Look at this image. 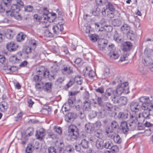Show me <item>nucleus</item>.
Returning <instances> with one entry per match:
<instances>
[{
    "instance_id": "obj_12",
    "label": "nucleus",
    "mask_w": 153,
    "mask_h": 153,
    "mask_svg": "<svg viewBox=\"0 0 153 153\" xmlns=\"http://www.w3.org/2000/svg\"><path fill=\"white\" fill-rule=\"evenodd\" d=\"M111 130L110 129V128H108V130H107L106 131L107 134H109V133H112L113 131H116L119 128V126L117 123L115 121H113L111 123Z\"/></svg>"
},
{
    "instance_id": "obj_60",
    "label": "nucleus",
    "mask_w": 153,
    "mask_h": 153,
    "mask_svg": "<svg viewBox=\"0 0 153 153\" xmlns=\"http://www.w3.org/2000/svg\"><path fill=\"white\" fill-rule=\"evenodd\" d=\"M82 62V59L81 58H78L76 59L74 61V62L78 66H80L82 65L81 62Z\"/></svg>"
},
{
    "instance_id": "obj_33",
    "label": "nucleus",
    "mask_w": 153,
    "mask_h": 153,
    "mask_svg": "<svg viewBox=\"0 0 153 153\" xmlns=\"http://www.w3.org/2000/svg\"><path fill=\"white\" fill-rule=\"evenodd\" d=\"M103 143L104 141L102 140H97L96 143V146L99 149H103Z\"/></svg>"
},
{
    "instance_id": "obj_4",
    "label": "nucleus",
    "mask_w": 153,
    "mask_h": 153,
    "mask_svg": "<svg viewBox=\"0 0 153 153\" xmlns=\"http://www.w3.org/2000/svg\"><path fill=\"white\" fill-rule=\"evenodd\" d=\"M68 139L72 140L78 139L79 136V130L77 128L75 125H71L68 129Z\"/></svg>"
},
{
    "instance_id": "obj_3",
    "label": "nucleus",
    "mask_w": 153,
    "mask_h": 153,
    "mask_svg": "<svg viewBox=\"0 0 153 153\" xmlns=\"http://www.w3.org/2000/svg\"><path fill=\"white\" fill-rule=\"evenodd\" d=\"M137 123L133 120L128 123L126 121L122 122L120 124V129L123 133L127 134L128 131H134L137 126Z\"/></svg>"
},
{
    "instance_id": "obj_11",
    "label": "nucleus",
    "mask_w": 153,
    "mask_h": 153,
    "mask_svg": "<svg viewBox=\"0 0 153 153\" xmlns=\"http://www.w3.org/2000/svg\"><path fill=\"white\" fill-rule=\"evenodd\" d=\"M46 73L48 74L47 76L49 75V73L45 71V67L39 65V80H41L42 78H44L46 77Z\"/></svg>"
},
{
    "instance_id": "obj_19",
    "label": "nucleus",
    "mask_w": 153,
    "mask_h": 153,
    "mask_svg": "<svg viewBox=\"0 0 153 153\" xmlns=\"http://www.w3.org/2000/svg\"><path fill=\"white\" fill-rule=\"evenodd\" d=\"M6 47L7 49L10 52L14 51L16 50V46L13 42L8 43Z\"/></svg>"
},
{
    "instance_id": "obj_42",
    "label": "nucleus",
    "mask_w": 153,
    "mask_h": 153,
    "mask_svg": "<svg viewBox=\"0 0 153 153\" xmlns=\"http://www.w3.org/2000/svg\"><path fill=\"white\" fill-rule=\"evenodd\" d=\"M34 130L32 128H29L27 129L26 131L25 135L26 137L27 135L30 136L33 135V133Z\"/></svg>"
},
{
    "instance_id": "obj_53",
    "label": "nucleus",
    "mask_w": 153,
    "mask_h": 153,
    "mask_svg": "<svg viewBox=\"0 0 153 153\" xmlns=\"http://www.w3.org/2000/svg\"><path fill=\"white\" fill-rule=\"evenodd\" d=\"M33 81L36 83V88L37 89H38V75H36L34 76L33 79Z\"/></svg>"
},
{
    "instance_id": "obj_6",
    "label": "nucleus",
    "mask_w": 153,
    "mask_h": 153,
    "mask_svg": "<svg viewBox=\"0 0 153 153\" xmlns=\"http://www.w3.org/2000/svg\"><path fill=\"white\" fill-rule=\"evenodd\" d=\"M128 85V84L127 82H124L119 84L115 90V94L120 95L122 93H128L129 91Z\"/></svg>"
},
{
    "instance_id": "obj_25",
    "label": "nucleus",
    "mask_w": 153,
    "mask_h": 153,
    "mask_svg": "<svg viewBox=\"0 0 153 153\" xmlns=\"http://www.w3.org/2000/svg\"><path fill=\"white\" fill-rule=\"evenodd\" d=\"M105 94L108 96H110L111 95L115 94V90L113 89L112 88H107L105 91Z\"/></svg>"
},
{
    "instance_id": "obj_17",
    "label": "nucleus",
    "mask_w": 153,
    "mask_h": 153,
    "mask_svg": "<svg viewBox=\"0 0 153 153\" xmlns=\"http://www.w3.org/2000/svg\"><path fill=\"white\" fill-rule=\"evenodd\" d=\"M51 107L47 105H44L41 110L40 112L43 114L47 115L51 112Z\"/></svg>"
},
{
    "instance_id": "obj_63",
    "label": "nucleus",
    "mask_w": 153,
    "mask_h": 153,
    "mask_svg": "<svg viewBox=\"0 0 153 153\" xmlns=\"http://www.w3.org/2000/svg\"><path fill=\"white\" fill-rule=\"evenodd\" d=\"M90 116L92 118L95 117L97 116V112L95 111H92L90 113Z\"/></svg>"
},
{
    "instance_id": "obj_55",
    "label": "nucleus",
    "mask_w": 153,
    "mask_h": 153,
    "mask_svg": "<svg viewBox=\"0 0 153 153\" xmlns=\"http://www.w3.org/2000/svg\"><path fill=\"white\" fill-rule=\"evenodd\" d=\"M65 118V120L68 122L71 123L73 122V120L72 119L68 114H66Z\"/></svg>"
},
{
    "instance_id": "obj_54",
    "label": "nucleus",
    "mask_w": 153,
    "mask_h": 153,
    "mask_svg": "<svg viewBox=\"0 0 153 153\" xmlns=\"http://www.w3.org/2000/svg\"><path fill=\"white\" fill-rule=\"evenodd\" d=\"M22 113L21 112L18 113L17 116L15 117V120L17 121H18L19 120L21 119L22 117Z\"/></svg>"
},
{
    "instance_id": "obj_10",
    "label": "nucleus",
    "mask_w": 153,
    "mask_h": 153,
    "mask_svg": "<svg viewBox=\"0 0 153 153\" xmlns=\"http://www.w3.org/2000/svg\"><path fill=\"white\" fill-rule=\"evenodd\" d=\"M145 102L144 110L150 109L152 111L151 112L153 113V102H152V100L149 99V97L145 96Z\"/></svg>"
},
{
    "instance_id": "obj_49",
    "label": "nucleus",
    "mask_w": 153,
    "mask_h": 153,
    "mask_svg": "<svg viewBox=\"0 0 153 153\" xmlns=\"http://www.w3.org/2000/svg\"><path fill=\"white\" fill-rule=\"evenodd\" d=\"M52 84L50 82H47L45 83V85H43V86L45 88V90H49L51 88Z\"/></svg>"
},
{
    "instance_id": "obj_2",
    "label": "nucleus",
    "mask_w": 153,
    "mask_h": 153,
    "mask_svg": "<svg viewBox=\"0 0 153 153\" xmlns=\"http://www.w3.org/2000/svg\"><path fill=\"white\" fill-rule=\"evenodd\" d=\"M145 96H142L138 99V102L133 101L130 104L131 110L136 113L141 109L144 110Z\"/></svg>"
},
{
    "instance_id": "obj_64",
    "label": "nucleus",
    "mask_w": 153,
    "mask_h": 153,
    "mask_svg": "<svg viewBox=\"0 0 153 153\" xmlns=\"http://www.w3.org/2000/svg\"><path fill=\"white\" fill-rule=\"evenodd\" d=\"M89 77L91 78H93L95 76V73L94 71L93 70H90L88 74Z\"/></svg>"
},
{
    "instance_id": "obj_36",
    "label": "nucleus",
    "mask_w": 153,
    "mask_h": 153,
    "mask_svg": "<svg viewBox=\"0 0 153 153\" xmlns=\"http://www.w3.org/2000/svg\"><path fill=\"white\" fill-rule=\"evenodd\" d=\"M153 51L152 49L147 48L145 50L144 54L147 57H149L151 55Z\"/></svg>"
},
{
    "instance_id": "obj_18",
    "label": "nucleus",
    "mask_w": 153,
    "mask_h": 153,
    "mask_svg": "<svg viewBox=\"0 0 153 153\" xmlns=\"http://www.w3.org/2000/svg\"><path fill=\"white\" fill-rule=\"evenodd\" d=\"M130 30V27L126 24H123L121 27L120 30L121 32L124 34H126Z\"/></svg>"
},
{
    "instance_id": "obj_32",
    "label": "nucleus",
    "mask_w": 153,
    "mask_h": 153,
    "mask_svg": "<svg viewBox=\"0 0 153 153\" xmlns=\"http://www.w3.org/2000/svg\"><path fill=\"white\" fill-rule=\"evenodd\" d=\"M121 21L118 19H115L113 20L111 22V24L114 27H118L121 24Z\"/></svg>"
},
{
    "instance_id": "obj_29",
    "label": "nucleus",
    "mask_w": 153,
    "mask_h": 153,
    "mask_svg": "<svg viewBox=\"0 0 153 153\" xmlns=\"http://www.w3.org/2000/svg\"><path fill=\"white\" fill-rule=\"evenodd\" d=\"M45 131L43 128H41L39 130V140H42L44 138Z\"/></svg>"
},
{
    "instance_id": "obj_52",
    "label": "nucleus",
    "mask_w": 153,
    "mask_h": 153,
    "mask_svg": "<svg viewBox=\"0 0 153 153\" xmlns=\"http://www.w3.org/2000/svg\"><path fill=\"white\" fill-rule=\"evenodd\" d=\"M54 129L55 131L59 134H61L62 133V128L60 127L55 126L54 127Z\"/></svg>"
},
{
    "instance_id": "obj_40",
    "label": "nucleus",
    "mask_w": 153,
    "mask_h": 153,
    "mask_svg": "<svg viewBox=\"0 0 153 153\" xmlns=\"http://www.w3.org/2000/svg\"><path fill=\"white\" fill-rule=\"evenodd\" d=\"M94 134L97 137L100 138L102 137V131L101 129H97L94 131Z\"/></svg>"
},
{
    "instance_id": "obj_35",
    "label": "nucleus",
    "mask_w": 153,
    "mask_h": 153,
    "mask_svg": "<svg viewBox=\"0 0 153 153\" xmlns=\"http://www.w3.org/2000/svg\"><path fill=\"white\" fill-rule=\"evenodd\" d=\"M105 107L107 110L109 111H112L113 109V105L109 102L105 103Z\"/></svg>"
},
{
    "instance_id": "obj_41",
    "label": "nucleus",
    "mask_w": 153,
    "mask_h": 153,
    "mask_svg": "<svg viewBox=\"0 0 153 153\" xmlns=\"http://www.w3.org/2000/svg\"><path fill=\"white\" fill-rule=\"evenodd\" d=\"M75 83V80L74 79H72L70 80L67 83L66 85L65 86V89H67L71 87Z\"/></svg>"
},
{
    "instance_id": "obj_16",
    "label": "nucleus",
    "mask_w": 153,
    "mask_h": 153,
    "mask_svg": "<svg viewBox=\"0 0 153 153\" xmlns=\"http://www.w3.org/2000/svg\"><path fill=\"white\" fill-rule=\"evenodd\" d=\"M94 125L90 123L86 124L85 126V130L88 133H92L94 130Z\"/></svg>"
},
{
    "instance_id": "obj_24",
    "label": "nucleus",
    "mask_w": 153,
    "mask_h": 153,
    "mask_svg": "<svg viewBox=\"0 0 153 153\" xmlns=\"http://www.w3.org/2000/svg\"><path fill=\"white\" fill-rule=\"evenodd\" d=\"M128 114L127 111L120 112L118 115V117L120 119H126L128 118Z\"/></svg>"
},
{
    "instance_id": "obj_21",
    "label": "nucleus",
    "mask_w": 153,
    "mask_h": 153,
    "mask_svg": "<svg viewBox=\"0 0 153 153\" xmlns=\"http://www.w3.org/2000/svg\"><path fill=\"white\" fill-rule=\"evenodd\" d=\"M79 145H80L84 149H87L89 147L88 142L84 139L81 140L80 143L79 144Z\"/></svg>"
},
{
    "instance_id": "obj_56",
    "label": "nucleus",
    "mask_w": 153,
    "mask_h": 153,
    "mask_svg": "<svg viewBox=\"0 0 153 153\" xmlns=\"http://www.w3.org/2000/svg\"><path fill=\"white\" fill-rule=\"evenodd\" d=\"M48 153H56V149L53 146H50L48 148Z\"/></svg>"
},
{
    "instance_id": "obj_9",
    "label": "nucleus",
    "mask_w": 153,
    "mask_h": 153,
    "mask_svg": "<svg viewBox=\"0 0 153 153\" xmlns=\"http://www.w3.org/2000/svg\"><path fill=\"white\" fill-rule=\"evenodd\" d=\"M61 71L64 74L69 75L73 73V68L68 65L65 64L62 66Z\"/></svg>"
},
{
    "instance_id": "obj_37",
    "label": "nucleus",
    "mask_w": 153,
    "mask_h": 153,
    "mask_svg": "<svg viewBox=\"0 0 153 153\" xmlns=\"http://www.w3.org/2000/svg\"><path fill=\"white\" fill-rule=\"evenodd\" d=\"M9 60L13 64H16L18 63L19 61V59L15 56H11L10 57Z\"/></svg>"
},
{
    "instance_id": "obj_57",
    "label": "nucleus",
    "mask_w": 153,
    "mask_h": 153,
    "mask_svg": "<svg viewBox=\"0 0 153 153\" xmlns=\"http://www.w3.org/2000/svg\"><path fill=\"white\" fill-rule=\"evenodd\" d=\"M67 114L73 120V121L77 117L76 114L74 113L69 112Z\"/></svg>"
},
{
    "instance_id": "obj_30",
    "label": "nucleus",
    "mask_w": 153,
    "mask_h": 153,
    "mask_svg": "<svg viewBox=\"0 0 153 153\" xmlns=\"http://www.w3.org/2000/svg\"><path fill=\"white\" fill-rule=\"evenodd\" d=\"M91 108V103L90 102L85 101L84 102L83 109L86 111H89Z\"/></svg>"
},
{
    "instance_id": "obj_26",
    "label": "nucleus",
    "mask_w": 153,
    "mask_h": 153,
    "mask_svg": "<svg viewBox=\"0 0 153 153\" xmlns=\"http://www.w3.org/2000/svg\"><path fill=\"white\" fill-rule=\"evenodd\" d=\"M107 3L108 4L106 5V7L107 10H108L110 11H117L115 10V7L114 4L109 2L108 1Z\"/></svg>"
},
{
    "instance_id": "obj_31",
    "label": "nucleus",
    "mask_w": 153,
    "mask_h": 153,
    "mask_svg": "<svg viewBox=\"0 0 153 153\" xmlns=\"http://www.w3.org/2000/svg\"><path fill=\"white\" fill-rule=\"evenodd\" d=\"M101 10L99 7L94 8L92 12V14L95 16H99Z\"/></svg>"
},
{
    "instance_id": "obj_38",
    "label": "nucleus",
    "mask_w": 153,
    "mask_h": 153,
    "mask_svg": "<svg viewBox=\"0 0 153 153\" xmlns=\"http://www.w3.org/2000/svg\"><path fill=\"white\" fill-rule=\"evenodd\" d=\"M108 1V0H96V4L99 6H101L105 5Z\"/></svg>"
},
{
    "instance_id": "obj_43",
    "label": "nucleus",
    "mask_w": 153,
    "mask_h": 153,
    "mask_svg": "<svg viewBox=\"0 0 153 153\" xmlns=\"http://www.w3.org/2000/svg\"><path fill=\"white\" fill-rule=\"evenodd\" d=\"M110 151L112 153L117 152L119 151V147L116 145H113V144L111 146V147L110 149Z\"/></svg>"
},
{
    "instance_id": "obj_46",
    "label": "nucleus",
    "mask_w": 153,
    "mask_h": 153,
    "mask_svg": "<svg viewBox=\"0 0 153 153\" xmlns=\"http://www.w3.org/2000/svg\"><path fill=\"white\" fill-rule=\"evenodd\" d=\"M74 80L75 81H76V83L78 85H81L82 83V79L80 76H75Z\"/></svg>"
},
{
    "instance_id": "obj_27",
    "label": "nucleus",
    "mask_w": 153,
    "mask_h": 153,
    "mask_svg": "<svg viewBox=\"0 0 153 153\" xmlns=\"http://www.w3.org/2000/svg\"><path fill=\"white\" fill-rule=\"evenodd\" d=\"M26 37V36L24 35L22 32L19 33L16 36L17 41L20 42L24 40Z\"/></svg>"
},
{
    "instance_id": "obj_14",
    "label": "nucleus",
    "mask_w": 153,
    "mask_h": 153,
    "mask_svg": "<svg viewBox=\"0 0 153 153\" xmlns=\"http://www.w3.org/2000/svg\"><path fill=\"white\" fill-rule=\"evenodd\" d=\"M122 50L124 52H127L131 49L132 46V44L130 42H126L123 44Z\"/></svg>"
},
{
    "instance_id": "obj_45",
    "label": "nucleus",
    "mask_w": 153,
    "mask_h": 153,
    "mask_svg": "<svg viewBox=\"0 0 153 153\" xmlns=\"http://www.w3.org/2000/svg\"><path fill=\"white\" fill-rule=\"evenodd\" d=\"M120 97L114 95V97H111V98L114 103L117 104L118 105Z\"/></svg>"
},
{
    "instance_id": "obj_22",
    "label": "nucleus",
    "mask_w": 153,
    "mask_h": 153,
    "mask_svg": "<svg viewBox=\"0 0 153 153\" xmlns=\"http://www.w3.org/2000/svg\"><path fill=\"white\" fill-rule=\"evenodd\" d=\"M127 99L126 97H120L118 105L120 106L125 105L127 104Z\"/></svg>"
},
{
    "instance_id": "obj_8",
    "label": "nucleus",
    "mask_w": 153,
    "mask_h": 153,
    "mask_svg": "<svg viewBox=\"0 0 153 153\" xmlns=\"http://www.w3.org/2000/svg\"><path fill=\"white\" fill-rule=\"evenodd\" d=\"M108 49L110 51L109 55L111 59H116L119 57V55L114 50L115 48L114 45H109L108 46Z\"/></svg>"
},
{
    "instance_id": "obj_13",
    "label": "nucleus",
    "mask_w": 153,
    "mask_h": 153,
    "mask_svg": "<svg viewBox=\"0 0 153 153\" xmlns=\"http://www.w3.org/2000/svg\"><path fill=\"white\" fill-rule=\"evenodd\" d=\"M108 136L111 138L113 139L114 142L117 144H120L121 143V139L119 135L116 134L114 133L108 134Z\"/></svg>"
},
{
    "instance_id": "obj_39",
    "label": "nucleus",
    "mask_w": 153,
    "mask_h": 153,
    "mask_svg": "<svg viewBox=\"0 0 153 153\" xmlns=\"http://www.w3.org/2000/svg\"><path fill=\"white\" fill-rule=\"evenodd\" d=\"M55 35L53 33H51L48 30H47L45 31L44 35L45 36L47 37H52Z\"/></svg>"
},
{
    "instance_id": "obj_15",
    "label": "nucleus",
    "mask_w": 153,
    "mask_h": 153,
    "mask_svg": "<svg viewBox=\"0 0 153 153\" xmlns=\"http://www.w3.org/2000/svg\"><path fill=\"white\" fill-rule=\"evenodd\" d=\"M107 41L105 40L98 41V49L100 50L103 51L107 46Z\"/></svg>"
},
{
    "instance_id": "obj_28",
    "label": "nucleus",
    "mask_w": 153,
    "mask_h": 153,
    "mask_svg": "<svg viewBox=\"0 0 153 153\" xmlns=\"http://www.w3.org/2000/svg\"><path fill=\"white\" fill-rule=\"evenodd\" d=\"M99 39V36L97 34H91L89 36V39L90 40L93 42H97Z\"/></svg>"
},
{
    "instance_id": "obj_5",
    "label": "nucleus",
    "mask_w": 153,
    "mask_h": 153,
    "mask_svg": "<svg viewBox=\"0 0 153 153\" xmlns=\"http://www.w3.org/2000/svg\"><path fill=\"white\" fill-rule=\"evenodd\" d=\"M19 8L16 4H13L11 5L10 10H6V14L8 16L14 17L18 20H20L21 17L19 13Z\"/></svg>"
},
{
    "instance_id": "obj_59",
    "label": "nucleus",
    "mask_w": 153,
    "mask_h": 153,
    "mask_svg": "<svg viewBox=\"0 0 153 153\" xmlns=\"http://www.w3.org/2000/svg\"><path fill=\"white\" fill-rule=\"evenodd\" d=\"M33 10V7L31 6H27L25 7V11L26 12H31Z\"/></svg>"
},
{
    "instance_id": "obj_50",
    "label": "nucleus",
    "mask_w": 153,
    "mask_h": 153,
    "mask_svg": "<svg viewBox=\"0 0 153 153\" xmlns=\"http://www.w3.org/2000/svg\"><path fill=\"white\" fill-rule=\"evenodd\" d=\"M117 11H110L108 12L107 16L110 18H114L116 16L115 13Z\"/></svg>"
},
{
    "instance_id": "obj_7",
    "label": "nucleus",
    "mask_w": 153,
    "mask_h": 153,
    "mask_svg": "<svg viewBox=\"0 0 153 153\" xmlns=\"http://www.w3.org/2000/svg\"><path fill=\"white\" fill-rule=\"evenodd\" d=\"M58 20L59 21H62L61 23L59 22L56 25H54L52 27V30L53 32V34L55 35H58L59 34H61L62 33V31L64 30L63 27V24L65 23L64 19L61 16H59L58 17Z\"/></svg>"
},
{
    "instance_id": "obj_61",
    "label": "nucleus",
    "mask_w": 153,
    "mask_h": 153,
    "mask_svg": "<svg viewBox=\"0 0 153 153\" xmlns=\"http://www.w3.org/2000/svg\"><path fill=\"white\" fill-rule=\"evenodd\" d=\"M95 91L97 92L102 94L104 92V89L103 87H100L96 89Z\"/></svg>"
},
{
    "instance_id": "obj_23",
    "label": "nucleus",
    "mask_w": 153,
    "mask_h": 153,
    "mask_svg": "<svg viewBox=\"0 0 153 153\" xmlns=\"http://www.w3.org/2000/svg\"><path fill=\"white\" fill-rule=\"evenodd\" d=\"M134 120L137 122V124L139 125L140 124L143 123L145 121V119L144 117L143 116V115H142V116L141 117L140 113H139L138 115V117H135Z\"/></svg>"
},
{
    "instance_id": "obj_1",
    "label": "nucleus",
    "mask_w": 153,
    "mask_h": 153,
    "mask_svg": "<svg viewBox=\"0 0 153 153\" xmlns=\"http://www.w3.org/2000/svg\"><path fill=\"white\" fill-rule=\"evenodd\" d=\"M39 13L42 15H39V23L45 25L48 21L49 22H52L56 21V19L49 16V11L46 7H40L39 9Z\"/></svg>"
},
{
    "instance_id": "obj_47",
    "label": "nucleus",
    "mask_w": 153,
    "mask_h": 153,
    "mask_svg": "<svg viewBox=\"0 0 153 153\" xmlns=\"http://www.w3.org/2000/svg\"><path fill=\"white\" fill-rule=\"evenodd\" d=\"M65 151L68 153H73L74 150L71 145H68L66 147Z\"/></svg>"
},
{
    "instance_id": "obj_20",
    "label": "nucleus",
    "mask_w": 153,
    "mask_h": 153,
    "mask_svg": "<svg viewBox=\"0 0 153 153\" xmlns=\"http://www.w3.org/2000/svg\"><path fill=\"white\" fill-rule=\"evenodd\" d=\"M144 111L142 113L143 116L144 117L145 119H149L150 118V116L152 115V113L151 112L150 109L143 110Z\"/></svg>"
},
{
    "instance_id": "obj_58",
    "label": "nucleus",
    "mask_w": 153,
    "mask_h": 153,
    "mask_svg": "<svg viewBox=\"0 0 153 153\" xmlns=\"http://www.w3.org/2000/svg\"><path fill=\"white\" fill-rule=\"evenodd\" d=\"M32 45V47L33 49H35L36 46V41L34 40L33 39L30 40L29 42Z\"/></svg>"
},
{
    "instance_id": "obj_44",
    "label": "nucleus",
    "mask_w": 153,
    "mask_h": 153,
    "mask_svg": "<svg viewBox=\"0 0 153 153\" xmlns=\"http://www.w3.org/2000/svg\"><path fill=\"white\" fill-rule=\"evenodd\" d=\"M97 116L99 119L105 117V111H99L97 112Z\"/></svg>"
},
{
    "instance_id": "obj_34",
    "label": "nucleus",
    "mask_w": 153,
    "mask_h": 153,
    "mask_svg": "<svg viewBox=\"0 0 153 153\" xmlns=\"http://www.w3.org/2000/svg\"><path fill=\"white\" fill-rule=\"evenodd\" d=\"M112 143L110 141H104V143L103 146V148H104L106 149H110L111 147V146Z\"/></svg>"
},
{
    "instance_id": "obj_51",
    "label": "nucleus",
    "mask_w": 153,
    "mask_h": 153,
    "mask_svg": "<svg viewBox=\"0 0 153 153\" xmlns=\"http://www.w3.org/2000/svg\"><path fill=\"white\" fill-rule=\"evenodd\" d=\"M97 102H94V103L95 104L98 103V104L100 106H102L103 105V103L102 100V98L100 97H97Z\"/></svg>"
},
{
    "instance_id": "obj_62",
    "label": "nucleus",
    "mask_w": 153,
    "mask_h": 153,
    "mask_svg": "<svg viewBox=\"0 0 153 153\" xmlns=\"http://www.w3.org/2000/svg\"><path fill=\"white\" fill-rule=\"evenodd\" d=\"M52 68L54 72H57L59 70V66L57 65H54Z\"/></svg>"
},
{
    "instance_id": "obj_48",
    "label": "nucleus",
    "mask_w": 153,
    "mask_h": 153,
    "mask_svg": "<svg viewBox=\"0 0 153 153\" xmlns=\"http://www.w3.org/2000/svg\"><path fill=\"white\" fill-rule=\"evenodd\" d=\"M76 98L75 97H70L68 100V104L70 106H72L74 101H75Z\"/></svg>"
}]
</instances>
